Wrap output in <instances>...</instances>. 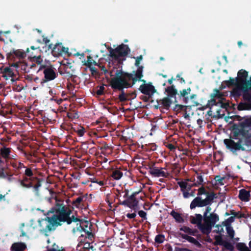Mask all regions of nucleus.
<instances>
[{
  "label": "nucleus",
  "instance_id": "nucleus-1",
  "mask_svg": "<svg viewBox=\"0 0 251 251\" xmlns=\"http://www.w3.org/2000/svg\"><path fill=\"white\" fill-rule=\"evenodd\" d=\"M55 213L51 217H48V221L52 226H57L60 225V222L68 220L71 210L67 207L62 206L61 203H57L55 207Z\"/></svg>",
  "mask_w": 251,
  "mask_h": 251
},
{
  "label": "nucleus",
  "instance_id": "nucleus-2",
  "mask_svg": "<svg viewBox=\"0 0 251 251\" xmlns=\"http://www.w3.org/2000/svg\"><path fill=\"white\" fill-rule=\"evenodd\" d=\"M130 79V75L123 73H118L116 74L115 77L111 79L110 85L112 88L118 89L127 88L130 86L128 81Z\"/></svg>",
  "mask_w": 251,
  "mask_h": 251
},
{
  "label": "nucleus",
  "instance_id": "nucleus-3",
  "mask_svg": "<svg viewBox=\"0 0 251 251\" xmlns=\"http://www.w3.org/2000/svg\"><path fill=\"white\" fill-rule=\"evenodd\" d=\"M107 48L109 50L110 56L118 61H121V57L126 55L129 51L128 47L124 44L119 46L115 49L110 47Z\"/></svg>",
  "mask_w": 251,
  "mask_h": 251
},
{
  "label": "nucleus",
  "instance_id": "nucleus-4",
  "mask_svg": "<svg viewBox=\"0 0 251 251\" xmlns=\"http://www.w3.org/2000/svg\"><path fill=\"white\" fill-rule=\"evenodd\" d=\"M219 220L218 216L215 214H210L205 216L203 226H201V229L204 233H208L211 230L212 225Z\"/></svg>",
  "mask_w": 251,
  "mask_h": 251
},
{
  "label": "nucleus",
  "instance_id": "nucleus-5",
  "mask_svg": "<svg viewBox=\"0 0 251 251\" xmlns=\"http://www.w3.org/2000/svg\"><path fill=\"white\" fill-rule=\"evenodd\" d=\"M213 199L212 195H208L204 200H201L200 198H195L190 204V208L193 209L196 206H203L207 205Z\"/></svg>",
  "mask_w": 251,
  "mask_h": 251
},
{
  "label": "nucleus",
  "instance_id": "nucleus-6",
  "mask_svg": "<svg viewBox=\"0 0 251 251\" xmlns=\"http://www.w3.org/2000/svg\"><path fill=\"white\" fill-rule=\"evenodd\" d=\"M224 143L226 144V148L232 151H236L237 150H240L241 148L240 144L235 143L231 139H225L224 140Z\"/></svg>",
  "mask_w": 251,
  "mask_h": 251
},
{
  "label": "nucleus",
  "instance_id": "nucleus-7",
  "mask_svg": "<svg viewBox=\"0 0 251 251\" xmlns=\"http://www.w3.org/2000/svg\"><path fill=\"white\" fill-rule=\"evenodd\" d=\"M150 173L155 177H163L165 176L166 173L163 169L153 168L150 170Z\"/></svg>",
  "mask_w": 251,
  "mask_h": 251
},
{
  "label": "nucleus",
  "instance_id": "nucleus-8",
  "mask_svg": "<svg viewBox=\"0 0 251 251\" xmlns=\"http://www.w3.org/2000/svg\"><path fill=\"white\" fill-rule=\"evenodd\" d=\"M74 233L84 230L82 227L80 221H74L71 223Z\"/></svg>",
  "mask_w": 251,
  "mask_h": 251
},
{
  "label": "nucleus",
  "instance_id": "nucleus-9",
  "mask_svg": "<svg viewBox=\"0 0 251 251\" xmlns=\"http://www.w3.org/2000/svg\"><path fill=\"white\" fill-rule=\"evenodd\" d=\"M44 74L46 79L48 80H52L55 77L53 70L50 68H47L44 70Z\"/></svg>",
  "mask_w": 251,
  "mask_h": 251
},
{
  "label": "nucleus",
  "instance_id": "nucleus-10",
  "mask_svg": "<svg viewBox=\"0 0 251 251\" xmlns=\"http://www.w3.org/2000/svg\"><path fill=\"white\" fill-rule=\"evenodd\" d=\"M250 193L249 191L242 189L240 191L239 198L242 201H249L250 197Z\"/></svg>",
  "mask_w": 251,
  "mask_h": 251
},
{
  "label": "nucleus",
  "instance_id": "nucleus-11",
  "mask_svg": "<svg viewBox=\"0 0 251 251\" xmlns=\"http://www.w3.org/2000/svg\"><path fill=\"white\" fill-rule=\"evenodd\" d=\"M202 216L200 214H196L191 218V222L193 224H198L199 227L201 228V226H203V224H201L202 221Z\"/></svg>",
  "mask_w": 251,
  "mask_h": 251
},
{
  "label": "nucleus",
  "instance_id": "nucleus-12",
  "mask_svg": "<svg viewBox=\"0 0 251 251\" xmlns=\"http://www.w3.org/2000/svg\"><path fill=\"white\" fill-rule=\"evenodd\" d=\"M248 75V72L245 70H241L238 73V77L239 83H243Z\"/></svg>",
  "mask_w": 251,
  "mask_h": 251
},
{
  "label": "nucleus",
  "instance_id": "nucleus-13",
  "mask_svg": "<svg viewBox=\"0 0 251 251\" xmlns=\"http://www.w3.org/2000/svg\"><path fill=\"white\" fill-rule=\"evenodd\" d=\"M140 89L143 93L144 94H149L150 92H152L154 90L153 86L150 84H144L140 87Z\"/></svg>",
  "mask_w": 251,
  "mask_h": 251
},
{
  "label": "nucleus",
  "instance_id": "nucleus-14",
  "mask_svg": "<svg viewBox=\"0 0 251 251\" xmlns=\"http://www.w3.org/2000/svg\"><path fill=\"white\" fill-rule=\"evenodd\" d=\"M25 248V245L22 243H15L12 246L13 251H23Z\"/></svg>",
  "mask_w": 251,
  "mask_h": 251
},
{
  "label": "nucleus",
  "instance_id": "nucleus-15",
  "mask_svg": "<svg viewBox=\"0 0 251 251\" xmlns=\"http://www.w3.org/2000/svg\"><path fill=\"white\" fill-rule=\"evenodd\" d=\"M180 187L183 189L189 190L195 184L189 183L188 181L178 182Z\"/></svg>",
  "mask_w": 251,
  "mask_h": 251
},
{
  "label": "nucleus",
  "instance_id": "nucleus-16",
  "mask_svg": "<svg viewBox=\"0 0 251 251\" xmlns=\"http://www.w3.org/2000/svg\"><path fill=\"white\" fill-rule=\"evenodd\" d=\"M13 75V73L10 69L5 68L3 72V76L8 79L10 77H12Z\"/></svg>",
  "mask_w": 251,
  "mask_h": 251
},
{
  "label": "nucleus",
  "instance_id": "nucleus-17",
  "mask_svg": "<svg viewBox=\"0 0 251 251\" xmlns=\"http://www.w3.org/2000/svg\"><path fill=\"white\" fill-rule=\"evenodd\" d=\"M171 215L176 220V221L178 222H182L183 221V219L179 214L173 211L171 212Z\"/></svg>",
  "mask_w": 251,
  "mask_h": 251
},
{
  "label": "nucleus",
  "instance_id": "nucleus-18",
  "mask_svg": "<svg viewBox=\"0 0 251 251\" xmlns=\"http://www.w3.org/2000/svg\"><path fill=\"white\" fill-rule=\"evenodd\" d=\"M122 176V173L119 170H116L114 171L112 174V176L115 179H119Z\"/></svg>",
  "mask_w": 251,
  "mask_h": 251
},
{
  "label": "nucleus",
  "instance_id": "nucleus-19",
  "mask_svg": "<svg viewBox=\"0 0 251 251\" xmlns=\"http://www.w3.org/2000/svg\"><path fill=\"white\" fill-rule=\"evenodd\" d=\"M61 49V50L59 51L60 52H67L68 51V48H65L63 47L61 44H58L56 45L54 48V50H60Z\"/></svg>",
  "mask_w": 251,
  "mask_h": 251
},
{
  "label": "nucleus",
  "instance_id": "nucleus-20",
  "mask_svg": "<svg viewBox=\"0 0 251 251\" xmlns=\"http://www.w3.org/2000/svg\"><path fill=\"white\" fill-rule=\"evenodd\" d=\"M164 241V237L162 235H158L155 237V242L156 244L162 243Z\"/></svg>",
  "mask_w": 251,
  "mask_h": 251
},
{
  "label": "nucleus",
  "instance_id": "nucleus-21",
  "mask_svg": "<svg viewBox=\"0 0 251 251\" xmlns=\"http://www.w3.org/2000/svg\"><path fill=\"white\" fill-rule=\"evenodd\" d=\"M237 248L240 251H250L248 248L243 243H238Z\"/></svg>",
  "mask_w": 251,
  "mask_h": 251
},
{
  "label": "nucleus",
  "instance_id": "nucleus-22",
  "mask_svg": "<svg viewBox=\"0 0 251 251\" xmlns=\"http://www.w3.org/2000/svg\"><path fill=\"white\" fill-rule=\"evenodd\" d=\"M162 103L165 106L169 107L170 106L171 104L172 103V101L170 98H165L163 99Z\"/></svg>",
  "mask_w": 251,
  "mask_h": 251
},
{
  "label": "nucleus",
  "instance_id": "nucleus-23",
  "mask_svg": "<svg viewBox=\"0 0 251 251\" xmlns=\"http://www.w3.org/2000/svg\"><path fill=\"white\" fill-rule=\"evenodd\" d=\"M181 230L184 231L186 233H187L191 235H194L195 233V231L194 230H192L191 229L188 227H183L181 228Z\"/></svg>",
  "mask_w": 251,
  "mask_h": 251
},
{
  "label": "nucleus",
  "instance_id": "nucleus-24",
  "mask_svg": "<svg viewBox=\"0 0 251 251\" xmlns=\"http://www.w3.org/2000/svg\"><path fill=\"white\" fill-rule=\"evenodd\" d=\"M9 154V150L6 148H3L1 150V154L3 157H8Z\"/></svg>",
  "mask_w": 251,
  "mask_h": 251
},
{
  "label": "nucleus",
  "instance_id": "nucleus-25",
  "mask_svg": "<svg viewBox=\"0 0 251 251\" xmlns=\"http://www.w3.org/2000/svg\"><path fill=\"white\" fill-rule=\"evenodd\" d=\"M136 76V79L140 80L142 77L143 76L142 74V70L140 69H139L137 71L135 74Z\"/></svg>",
  "mask_w": 251,
  "mask_h": 251
},
{
  "label": "nucleus",
  "instance_id": "nucleus-26",
  "mask_svg": "<svg viewBox=\"0 0 251 251\" xmlns=\"http://www.w3.org/2000/svg\"><path fill=\"white\" fill-rule=\"evenodd\" d=\"M226 230H227V232L228 234H229V235L231 238H233L234 236V232L233 229L231 227L228 226L226 227Z\"/></svg>",
  "mask_w": 251,
  "mask_h": 251
},
{
  "label": "nucleus",
  "instance_id": "nucleus-27",
  "mask_svg": "<svg viewBox=\"0 0 251 251\" xmlns=\"http://www.w3.org/2000/svg\"><path fill=\"white\" fill-rule=\"evenodd\" d=\"M190 91L191 90L190 88H188L187 89H184L182 91H180V94L182 96H185L190 93Z\"/></svg>",
  "mask_w": 251,
  "mask_h": 251
},
{
  "label": "nucleus",
  "instance_id": "nucleus-28",
  "mask_svg": "<svg viewBox=\"0 0 251 251\" xmlns=\"http://www.w3.org/2000/svg\"><path fill=\"white\" fill-rule=\"evenodd\" d=\"M83 248L86 249H92L93 251V247L90 245L89 243H84L83 245Z\"/></svg>",
  "mask_w": 251,
  "mask_h": 251
},
{
  "label": "nucleus",
  "instance_id": "nucleus-29",
  "mask_svg": "<svg viewBox=\"0 0 251 251\" xmlns=\"http://www.w3.org/2000/svg\"><path fill=\"white\" fill-rule=\"evenodd\" d=\"M142 58H143V57H142V55H140V56L137 57L136 58L135 65L137 66L139 65V64H140V62L142 60Z\"/></svg>",
  "mask_w": 251,
  "mask_h": 251
},
{
  "label": "nucleus",
  "instance_id": "nucleus-30",
  "mask_svg": "<svg viewBox=\"0 0 251 251\" xmlns=\"http://www.w3.org/2000/svg\"><path fill=\"white\" fill-rule=\"evenodd\" d=\"M187 239L192 243H194L195 244H197L198 243L197 241L193 237H188Z\"/></svg>",
  "mask_w": 251,
  "mask_h": 251
},
{
  "label": "nucleus",
  "instance_id": "nucleus-31",
  "mask_svg": "<svg viewBox=\"0 0 251 251\" xmlns=\"http://www.w3.org/2000/svg\"><path fill=\"white\" fill-rule=\"evenodd\" d=\"M29 228L28 226L25 227V229H21V231L22 232V236H24L26 235V233L28 232L27 229Z\"/></svg>",
  "mask_w": 251,
  "mask_h": 251
},
{
  "label": "nucleus",
  "instance_id": "nucleus-32",
  "mask_svg": "<svg viewBox=\"0 0 251 251\" xmlns=\"http://www.w3.org/2000/svg\"><path fill=\"white\" fill-rule=\"evenodd\" d=\"M138 214L140 215V216L142 218H145L146 215V213L144 211L142 210L140 211Z\"/></svg>",
  "mask_w": 251,
  "mask_h": 251
},
{
  "label": "nucleus",
  "instance_id": "nucleus-33",
  "mask_svg": "<svg viewBox=\"0 0 251 251\" xmlns=\"http://www.w3.org/2000/svg\"><path fill=\"white\" fill-rule=\"evenodd\" d=\"M25 174L28 176H31L32 174V172L30 169H27L25 170Z\"/></svg>",
  "mask_w": 251,
  "mask_h": 251
},
{
  "label": "nucleus",
  "instance_id": "nucleus-34",
  "mask_svg": "<svg viewBox=\"0 0 251 251\" xmlns=\"http://www.w3.org/2000/svg\"><path fill=\"white\" fill-rule=\"evenodd\" d=\"M215 178H216V181H218L219 182V183H220L221 184H223L222 183V180L224 179L223 178H220V176H217Z\"/></svg>",
  "mask_w": 251,
  "mask_h": 251
},
{
  "label": "nucleus",
  "instance_id": "nucleus-35",
  "mask_svg": "<svg viewBox=\"0 0 251 251\" xmlns=\"http://www.w3.org/2000/svg\"><path fill=\"white\" fill-rule=\"evenodd\" d=\"M225 246L227 249L229 250L230 251H232L233 250V248L230 244L227 243L226 244Z\"/></svg>",
  "mask_w": 251,
  "mask_h": 251
},
{
  "label": "nucleus",
  "instance_id": "nucleus-36",
  "mask_svg": "<svg viewBox=\"0 0 251 251\" xmlns=\"http://www.w3.org/2000/svg\"><path fill=\"white\" fill-rule=\"evenodd\" d=\"M119 99L121 101H125L126 100V96L124 94L120 95Z\"/></svg>",
  "mask_w": 251,
  "mask_h": 251
},
{
  "label": "nucleus",
  "instance_id": "nucleus-37",
  "mask_svg": "<svg viewBox=\"0 0 251 251\" xmlns=\"http://www.w3.org/2000/svg\"><path fill=\"white\" fill-rule=\"evenodd\" d=\"M102 91H103V87H101L100 88V90L97 91V94L98 95H101L102 94Z\"/></svg>",
  "mask_w": 251,
  "mask_h": 251
},
{
  "label": "nucleus",
  "instance_id": "nucleus-38",
  "mask_svg": "<svg viewBox=\"0 0 251 251\" xmlns=\"http://www.w3.org/2000/svg\"><path fill=\"white\" fill-rule=\"evenodd\" d=\"M127 217L129 218H133L136 216L135 213L128 214L127 215Z\"/></svg>",
  "mask_w": 251,
  "mask_h": 251
},
{
  "label": "nucleus",
  "instance_id": "nucleus-39",
  "mask_svg": "<svg viewBox=\"0 0 251 251\" xmlns=\"http://www.w3.org/2000/svg\"><path fill=\"white\" fill-rule=\"evenodd\" d=\"M220 106L223 108H226L227 106H228V104L226 103H224L223 102H222L221 103Z\"/></svg>",
  "mask_w": 251,
  "mask_h": 251
},
{
  "label": "nucleus",
  "instance_id": "nucleus-40",
  "mask_svg": "<svg viewBox=\"0 0 251 251\" xmlns=\"http://www.w3.org/2000/svg\"><path fill=\"white\" fill-rule=\"evenodd\" d=\"M211 208H210V207H207L206 208V212H205V214H204V217H205V216H208V215H207V214H208V213H209V212H210V211H211Z\"/></svg>",
  "mask_w": 251,
  "mask_h": 251
},
{
  "label": "nucleus",
  "instance_id": "nucleus-41",
  "mask_svg": "<svg viewBox=\"0 0 251 251\" xmlns=\"http://www.w3.org/2000/svg\"><path fill=\"white\" fill-rule=\"evenodd\" d=\"M137 206V201H134V202L132 204H131V206H132L133 208H135Z\"/></svg>",
  "mask_w": 251,
  "mask_h": 251
},
{
  "label": "nucleus",
  "instance_id": "nucleus-42",
  "mask_svg": "<svg viewBox=\"0 0 251 251\" xmlns=\"http://www.w3.org/2000/svg\"><path fill=\"white\" fill-rule=\"evenodd\" d=\"M190 194L187 192H184L183 196L185 198H188Z\"/></svg>",
  "mask_w": 251,
  "mask_h": 251
},
{
  "label": "nucleus",
  "instance_id": "nucleus-43",
  "mask_svg": "<svg viewBox=\"0 0 251 251\" xmlns=\"http://www.w3.org/2000/svg\"><path fill=\"white\" fill-rule=\"evenodd\" d=\"M5 196V195H2V194H0V201H1L2 200H5L4 199Z\"/></svg>",
  "mask_w": 251,
  "mask_h": 251
},
{
  "label": "nucleus",
  "instance_id": "nucleus-44",
  "mask_svg": "<svg viewBox=\"0 0 251 251\" xmlns=\"http://www.w3.org/2000/svg\"><path fill=\"white\" fill-rule=\"evenodd\" d=\"M82 201V199L81 198H78L76 199L75 202L77 203H79Z\"/></svg>",
  "mask_w": 251,
  "mask_h": 251
},
{
  "label": "nucleus",
  "instance_id": "nucleus-45",
  "mask_svg": "<svg viewBox=\"0 0 251 251\" xmlns=\"http://www.w3.org/2000/svg\"><path fill=\"white\" fill-rule=\"evenodd\" d=\"M78 134L80 136H82L83 134V130H79L78 131Z\"/></svg>",
  "mask_w": 251,
  "mask_h": 251
},
{
  "label": "nucleus",
  "instance_id": "nucleus-46",
  "mask_svg": "<svg viewBox=\"0 0 251 251\" xmlns=\"http://www.w3.org/2000/svg\"><path fill=\"white\" fill-rule=\"evenodd\" d=\"M22 185H23V186H24V187H31V184H30V185H28V186H27V185H25L23 183H22Z\"/></svg>",
  "mask_w": 251,
  "mask_h": 251
},
{
  "label": "nucleus",
  "instance_id": "nucleus-47",
  "mask_svg": "<svg viewBox=\"0 0 251 251\" xmlns=\"http://www.w3.org/2000/svg\"><path fill=\"white\" fill-rule=\"evenodd\" d=\"M242 42H241V41H239V42H238V45H239V46H241V45H242Z\"/></svg>",
  "mask_w": 251,
  "mask_h": 251
},
{
  "label": "nucleus",
  "instance_id": "nucleus-48",
  "mask_svg": "<svg viewBox=\"0 0 251 251\" xmlns=\"http://www.w3.org/2000/svg\"><path fill=\"white\" fill-rule=\"evenodd\" d=\"M169 83L171 84L172 83V80L169 79L168 80Z\"/></svg>",
  "mask_w": 251,
  "mask_h": 251
},
{
  "label": "nucleus",
  "instance_id": "nucleus-49",
  "mask_svg": "<svg viewBox=\"0 0 251 251\" xmlns=\"http://www.w3.org/2000/svg\"><path fill=\"white\" fill-rule=\"evenodd\" d=\"M176 106H178L179 107V108H181L182 107V106L180 105H177Z\"/></svg>",
  "mask_w": 251,
  "mask_h": 251
},
{
  "label": "nucleus",
  "instance_id": "nucleus-50",
  "mask_svg": "<svg viewBox=\"0 0 251 251\" xmlns=\"http://www.w3.org/2000/svg\"><path fill=\"white\" fill-rule=\"evenodd\" d=\"M100 184L101 185H103V182L102 181H100Z\"/></svg>",
  "mask_w": 251,
  "mask_h": 251
},
{
  "label": "nucleus",
  "instance_id": "nucleus-51",
  "mask_svg": "<svg viewBox=\"0 0 251 251\" xmlns=\"http://www.w3.org/2000/svg\"><path fill=\"white\" fill-rule=\"evenodd\" d=\"M249 246H250V247L251 248V241H250V242L249 243Z\"/></svg>",
  "mask_w": 251,
  "mask_h": 251
},
{
  "label": "nucleus",
  "instance_id": "nucleus-52",
  "mask_svg": "<svg viewBox=\"0 0 251 251\" xmlns=\"http://www.w3.org/2000/svg\"><path fill=\"white\" fill-rule=\"evenodd\" d=\"M200 191L201 192V193H202V191H203V189H200Z\"/></svg>",
  "mask_w": 251,
  "mask_h": 251
},
{
  "label": "nucleus",
  "instance_id": "nucleus-53",
  "mask_svg": "<svg viewBox=\"0 0 251 251\" xmlns=\"http://www.w3.org/2000/svg\"><path fill=\"white\" fill-rule=\"evenodd\" d=\"M200 191L201 192V193H202V191H203V189H200Z\"/></svg>",
  "mask_w": 251,
  "mask_h": 251
},
{
  "label": "nucleus",
  "instance_id": "nucleus-54",
  "mask_svg": "<svg viewBox=\"0 0 251 251\" xmlns=\"http://www.w3.org/2000/svg\"><path fill=\"white\" fill-rule=\"evenodd\" d=\"M200 191L201 192V193H202V191H203V189H200Z\"/></svg>",
  "mask_w": 251,
  "mask_h": 251
},
{
  "label": "nucleus",
  "instance_id": "nucleus-55",
  "mask_svg": "<svg viewBox=\"0 0 251 251\" xmlns=\"http://www.w3.org/2000/svg\"><path fill=\"white\" fill-rule=\"evenodd\" d=\"M48 244H49L50 243H51V242H50V240H48Z\"/></svg>",
  "mask_w": 251,
  "mask_h": 251
},
{
  "label": "nucleus",
  "instance_id": "nucleus-56",
  "mask_svg": "<svg viewBox=\"0 0 251 251\" xmlns=\"http://www.w3.org/2000/svg\"><path fill=\"white\" fill-rule=\"evenodd\" d=\"M100 51H101V52H104V51L103 50H100Z\"/></svg>",
  "mask_w": 251,
  "mask_h": 251
},
{
  "label": "nucleus",
  "instance_id": "nucleus-57",
  "mask_svg": "<svg viewBox=\"0 0 251 251\" xmlns=\"http://www.w3.org/2000/svg\"><path fill=\"white\" fill-rule=\"evenodd\" d=\"M49 41V40H46V41H45V43H47V42H48Z\"/></svg>",
  "mask_w": 251,
  "mask_h": 251
},
{
  "label": "nucleus",
  "instance_id": "nucleus-58",
  "mask_svg": "<svg viewBox=\"0 0 251 251\" xmlns=\"http://www.w3.org/2000/svg\"><path fill=\"white\" fill-rule=\"evenodd\" d=\"M101 69L104 70V67H101Z\"/></svg>",
  "mask_w": 251,
  "mask_h": 251
},
{
  "label": "nucleus",
  "instance_id": "nucleus-59",
  "mask_svg": "<svg viewBox=\"0 0 251 251\" xmlns=\"http://www.w3.org/2000/svg\"><path fill=\"white\" fill-rule=\"evenodd\" d=\"M224 72L227 73V71L226 70H225Z\"/></svg>",
  "mask_w": 251,
  "mask_h": 251
},
{
  "label": "nucleus",
  "instance_id": "nucleus-60",
  "mask_svg": "<svg viewBox=\"0 0 251 251\" xmlns=\"http://www.w3.org/2000/svg\"><path fill=\"white\" fill-rule=\"evenodd\" d=\"M31 48H32V49H34L33 47H31Z\"/></svg>",
  "mask_w": 251,
  "mask_h": 251
}]
</instances>
